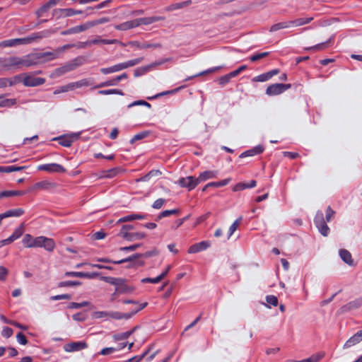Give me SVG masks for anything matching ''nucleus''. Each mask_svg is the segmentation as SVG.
<instances>
[{"label":"nucleus","instance_id":"1","mask_svg":"<svg viewBox=\"0 0 362 362\" xmlns=\"http://www.w3.org/2000/svg\"><path fill=\"white\" fill-rule=\"evenodd\" d=\"M35 57L28 56L23 57L11 56L8 57H0V69L8 71L11 69H21L23 67H30L35 65Z\"/></svg>","mask_w":362,"mask_h":362},{"label":"nucleus","instance_id":"2","mask_svg":"<svg viewBox=\"0 0 362 362\" xmlns=\"http://www.w3.org/2000/svg\"><path fill=\"white\" fill-rule=\"evenodd\" d=\"M143 60V57L136 58L134 59H131L122 63H119L115 65H113L110 67L107 68H102L100 69V72L103 74H109L114 72H117L122 71L123 69H127L129 67L134 66L135 65L139 64Z\"/></svg>","mask_w":362,"mask_h":362},{"label":"nucleus","instance_id":"3","mask_svg":"<svg viewBox=\"0 0 362 362\" xmlns=\"http://www.w3.org/2000/svg\"><path fill=\"white\" fill-rule=\"evenodd\" d=\"M55 242L53 239L45 236L35 238L34 247H43L48 252H52L55 248Z\"/></svg>","mask_w":362,"mask_h":362},{"label":"nucleus","instance_id":"4","mask_svg":"<svg viewBox=\"0 0 362 362\" xmlns=\"http://www.w3.org/2000/svg\"><path fill=\"white\" fill-rule=\"evenodd\" d=\"M148 303L146 302L141 303L138 305L137 308H136L133 311L128 313H122L120 312L117 311H110L109 317H111L112 319L115 320H122V319H129L131 318L134 315L137 313L139 311L143 310L144 308L147 306Z\"/></svg>","mask_w":362,"mask_h":362},{"label":"nucleus","instance_id":"5","mask_svg":"<svg viewBox=\"0 0 362 362\" xmlns=\"http://www.w3.org/2000/svg\"><path fill=\"white\" fill-rule=\"evenodd\" d=\"M291 88L290 83H274L267 88L266 94L269 96L280 95Z\"/></svg>","mask_w":362,"mask_h":362},{"label":"nucleus","instance_id":"6","mask_svg":"<svg viewBox=\"0 0 362 362\" xmlns=\"http://www.w3.org/2000/svg\"><path fill=\"white\" fill-rule=\"evenodd\" d=\"M37 170L46 171L51 173H64L66 171V169L62 165L55 163L40 165L37 166Z\"/></svg>","mask_w":362,"mask_h":362},{"label":"nucleus","instance_id":"7","mask_svg":"<svg viewBox=\"0 0 362 362\" xmlns=\"http://www.w3.org/2000/svg\"><path fill=\"white\" fill-rule=\"evenodd\" d=\"M45 78L35 77L33 74L25 75L23 78V83L27 87H35L44 84Z\"/></svg>","mask_w":362,"mask_h":362},{"label":"nucleus","instance_id":"8","mask_svg":"<svg viewBox=\"0 0 362 362\" xmlns=\"http://www.w3.org/2000/svg\"><path fill=\"white\" fill-rule=\"evenodd\" d=\"M28 56H33L35 57V65L40 63V59L46 58L47 61H50L57 59L59 57L57 49L54 52H45L42 53L30 54Z\"/></svg>","mask_w":362,"mask_h":362},{"label":"nucleus","instance_id":"9","mask_svg":"<svg viewBox=\"0 0 362 362\" xmlns=\"http://www.w3.org/2000/svg\"><path fill=\"white\" fill-rule=\"evenodd\" d=\"M80 136V133H74L70 135L61 136L54 138V140L58 141L59 144L64 147H70L74 140H76Z\"/></svg>","mask_w":362,"mask_h":362},{"label":"nucleus","instance_id":"10","mask_svg":"<svg viewBox=\"0 0 362 362\" xmlns=\"http://www.w3.org/2000/svg\"><path fill=\"white\" fill-rule=\"evenodd\" d=\"M56 31V29H48L40 32L32 33L30 35L27 37L28 40H29V44H31L35 41L40 40L42 38L49 37Z\"/></svg>","mask_w":362,"mask_h":362},{"label":"nucleus","instance_id":"11","mask_svg":"<svg viewBox=\"0 0 362 362\" xmlns=\"http://www.w3.org/2000/svg\"><path fill=\"white\" fill-rule=\"evenodd\" d=\"M87 347L88 344L86 341H78L64 344V349L66 352H74L85 349Z\"/></svg>","mask_w":362,"mask_h":362},{"label":"nucleus","instance_id":"12","mask_svg":"<svg viewBox=\"0 0 362 362\" xmlns=\"http://www.w3.org/2000/svg\"><path fill=\"white\" fill-rule=\"evenodd\" d=\"M178 183L182 187H186L189 190L194 189L199 184L197 177L194 178L193 176L182 177L179 180Z\"/></svg>","mask_w":362,"mask_h":362},{"label":"nucleus","instance_id":"13","mask_svg":"<svg viewBox=\"0 0 362 362\" xmlns=\"http://www.w3.org/2000/svg\"><path fill=\"white\" fill-rule=\"evenodd\" d=\"M83 13V12L81 10H76L74 8H58L54 10L53 15L57 16L58 18H59L62 16L64 17H69L74 16L76 14H81Z\"/></svg>","mask_w":362,"mask_h":362},{"label":"nucleus","instance_id":"14","mask_svg":"<svg viewBox=\"0 0 362 362\" xmlns=\"http://www.w3.org/2000/svg\"><path fill=\"white\" fill-rule=\"evenodd\" d=\"M362 305V297L356 298L347 304L343 305L340 310L342 313L357 309Z\"/></svg>","mask_w":362,"mask_h":362},{"label":"nucleus","instance_id":"15","mask_svg":"<svg viewBox=\"0 0 362 362\" xmlns=\"http://www.w3.org/2000/svg\"><path fill=\"white\" fill-rule=\"evenodd\" d=\"M362 341V330L358 331L352 337H351L344 344V349H349Z\"/></svg>","mask_w":362,"mask_h":362},{"label":"nucleus","instance_id":"16","mask_svg":"<svg viewBox=\"0 0 362 362\" xmlns=\"http://www.w3.org/2000/svg\"><path fill=\"white\" fill-rule=\"evenodd\" d=\"M55 186H56L55 183L45 180H42V181H40V182H36L35 184H34L32 189L33 190H39V189L49 190L51 189L54 188Z\"/></svg>","mask_w":362,"mask_h":362},{"label":"nucleus","instance_id":"17","mask_svg":"<svg viewBox=\"0 0 362 362\" xmlns=\"http://www.w3.org/2000/svg\"><path fill=\"white\" fill-rule=\"evenodd\" d=\"M165 20L164 16H151V17H144V18H136V22L138 23V27L141 25H150L153 23L163 21Z\"/></svg>","mask_w":362,"mask_h":362},{"label":"nucleus","instance_id":"18","mask_svg":"<svg viewBox=\"0 0 362 362\" xmlns=\"http://www.w3.org/2000/svg\"><path fill=\"white\" fill-rule=\"evenodd\" d=\"M210 246V243L208 241H202L198 243L191 245L188 249L189 253H197L203 250H205Z\"/></svg>","mask_w":362,"mask_h":362},{"label":"nucleus","instance_id":"19","mask_svg":"<svg viewBox=\"0 0 362 362\" xmlns=\"http://www.w3.org/2000/svg\"><path fill=\"white\" fill-rule=\"evenodd\" d=\"M264 148L262 146L258 145L257 146L253 147L251 149H249V150L245 151V152L242 153L239 156V158H246L248 156H253L255 155H258V154L262 153L264 151Z\"/></svg>","mask_w":362,"mask_h":362},{"label":"nucleus","instance_id":"20","mask_svg":"<svg viewBox=\"0 0 362 362\" xmlns=\"http://www.w3.org/2000/svg\"><path fill=\"white\" fill-rule=\"evenodd\" d=\"M334 42V37H329L327 41L306 48L307 50H324L328 48Z\"/></svg>","mask_w":362,"mask_h":362},{"label":"nucleus","instance_id":"21","mask_svg":"<svg viewBox=\"0 0 362 362\" xmlns=\"http://www.w3.org/2000/svg\"><path fill=\"white\" fill-rule=\"evenodd\" d=\"M137 27L138 23L136 22V19H134L117 25L115 26V28L118 30H127Z\"/></svg>","mask_w":362,"mask_h":362},{"label":"nucleus","instance_id":"22","mask_svg":"<svg viewBox=\"0 0 362 362\" xmlns=\"http://www.w3.org/2000/svg\"><path fill=\"white\" fill-rule=\"evenodd\" d=\"M217 171L214 170H206L199 174L197 177L198 182L200 183L202 182H204L209 179L215 178L217 177Z\"/></svg>","mask_w":362,"mask_h":362},{"label":"nucleus","instance_id":"23","mask_svg":"<svg viewBox=\"0 0 362 362\" xmlns=\"http://www.w3.org/2000/svg\"><path fill=\"white\" fill-rule=\"evenodd\" d=\"M101 279L110 284L115 286L116 287H118L119 286H122L124 283H126V280L122 278L103 276L101 277Z\"/></svg>","mask_w":362,"mask_h":362},{"label":"nucleus","instance_id":"24","mask_svg":"<svg viewBox=\"0 0 362 362\" xmlns=\"http://www.w3.org/2000/svg\"><path fill=\"white\" fill-rule=\"evenodd\" d=\"M161 64H162V62L153 63L152 64H150V65H148L146 66L137 68L136 69L134 70V75L135 77L141 76L145 74L146 73H147L148 71H149L155 66L160 65Z\"/></svg>","mask_w":362,"mask_h":362},{"label":"nucleus","instance_id":"25","mask_svg":"<svg viewBox=\"0 0 362 362\" xmlns=\"http://www.w3.org/2000/svg\"><path fill=\"white\" fill-rule=\"evenodd\" d=\"M339 256L341 259L347 264L352 266L354 264V261L352 259L351 254L345 249L339 250Z\"/></svg>","mask_w":362,"mask_h":362},{"label":"nucleus","instance_id":"26","mask_svg":"<svg viewBox=\"0 0 362 362\" xmlns=\"http://www.w3.org/2000/svg\"><path fill=\"white\" fill-rule=\"evenodd\" d=\"M291 26V21H284V22H279L277 23L274 24L271 26L269 28L270 32H276L277 30L288 28Z\"/></svg>","mask_w":362,"mask_h":362},{"label":"nucleus","instance_id":"27","mask_svg":"<svg viewBox=\"0 0 362 362\" xmlns=\"http://www.w3.org/2000/svg\"><path fill=\"white\" fill-rule=\"evenodd\" d=\"M141 257H135L131 260L127 261L129 264L127 266V268H138L144 265V261L141 259Z\"/></svg>","mask_w":362,"mask_h":362},{"label":"nucleus","instance_id":"28","mask_svg":"<svg viewBox=\"0 0 362 362\" xmlns=\"http://www.w3.org/2000/svg\"><path fill=\"white\" fill-rule=\"evenodd\" d=\"M25 192L21 190H8L0 192V199L3 197H10L14 196H23Z\"/></svg>","mask_w":362,"mask_h":362},{"label":"nucleus","instance_id":"29","mask_svg":"<svg viewBox=\"0 0 362 362\" xmlns=\"http://www.w3.org/2000/svg\"><path fill=\"white\" fill-rule=\"evenodd\" d=\"M73 70V66H71L70 62H69L65 65L57 69L54 73L56 76H59Z\"/></svg>","mask_w":362,"mask_h":362},{"label":"nucleus","instance_id":"30","mask_svg":"<svg viewBox=\"0 0 362 362\" xmlns=\"http://www.w3.org/2000/svg\"><path fill=\"white\" fill-rule=\"evenodd\" d=\"M313 20V17L299 18L291 21V25L301 26L310 23Z\"/></svg>","mask_w":362,"mask_h":362},{"label":"nucleus","instance_id":"31","mask_svg":"<svg viewBox=\"0 0 362 362\" xmlns=\"http://www.w3.org/2000/svg\"><path fill=\"white\" fill-rule=\"evenodd\" d=\"M24 214V210L21 208L8 210L4 212L6 218L8 217H19Z\"/></svg>","mask_w":362,"mask_h":362},{"label":"nucleus","instance_id":"32","mask_svg":"<svg viewBox=\"0 0 362 362\" xmlns=\"http://www.w3.org/2000/svg\"><path fill=\"white\" fill-rule=\"evenodd\" d=\"M71 28H72L73 34H76V33L86 31V30L91 28V25L90 24V22L88 21L83 24L72 27Z\"/></svg>","mask_w":362,"mask_h":362},{"label":"nucleus","instance_id":"33","mask_svg":"<svg viewBox=\"0 0 362 362\" xmlns=\"http://www.w3.org/2000/svg\"><path fill=\"white\" fill-rule=\"evenodd\" d=\"M90 45H98V44H104V45H112L115 44L118 42L117 40H107V39H100L99 37L90 40Z\"/></svg>","mask_w":362,"mask_h":362},{"label":"nucleus","instance_id":"34","mask_svg":"<svg viewBox=\"0 0 362 362\" xmlns=\"http://www.w3.org/2000/svg\"><path fill=\"white\" fill-rule=\"evenodd\" d=\"M23 233V224L15 229L13 233L8 237V240L13 243L14 240L18 239Z\"/></svg>","mask_w":362,"mask_h":362},{"label":"nucleus","instance_id":"35","mask_svg":"<svg viewBox=\"0 0 362 362\" xmlns=\"http://www.w3.org/2000/svg\"><path fill=\"white\" fill-rule=\"evenodd\" d=\"M136 329V327H134L130 331H127L122 333L116 334L113 336V338L115 341H121L127 339Z\"/></svg>","mask_w":362,"mask_h":362},{"label":"nucleus","instance_id":"36","mask_svg":"<svg viewBox=\"0 0 362 362\" xmlns=\"http://www.w3.org/2000/svg\"><path fill=\"white\" fill-rule=\"evenodd\" d=\"M22 243L26 247H34L35 238L30 234H25L22 240Z\"/></svg>","mask_w":362,"mask_h":362},{"label":"nucleus","instance_id":"37","mask_svg":"<svg viewBox=\"0 0 362 362\" xmlns=\"http://www.w3.org/2000/svg\"><path fill=\"white\" fill-rule=\"evenodd\" d=\"M119 83L117 78H114L112 79L102 82L95 86H94V88H100L103 87H107V86H117Z\"/></svg>","mask_w":362,"mask_h":362},{"label":"nucleus","instance_id":"38","mask_svg":"<svg viewBox=\"0 0 362 362\" xmlns=\"http://www.w3.org/2000/svg\"><path fill=\"white\" fill-rule=\"evenodd\" d=\"M230 178H226L225 180H223L218 181V182H209L208 184L206 185V187H223V186L227 185L230 182Z\"/></svg>","mask_w":362,"mask_h":362},{"label":"nucleus","instance_id":"39","mask_svg":"<svg viewBox=\"0 0 362 362\" xmlns=\"http://www.w3.org/2000/svg\"><path fill=\"white\" fill-rule=\"evenodd\" d=\"M161 175V172L158 170H152L146 175L141 177L138 181L146 182L150 180L151 177L158 176Z\"/></svg>","mask_w":362,"mask_h":362},{"label":"nucleus","instance_id":"40","mask_svg":"<svg viewBox=\"0 0 362 362\" xmlns=\"http://www.w3.org/2000/svg\"><path fill=\"white\" fill-rule=\"evenodd\" d=\"M180 213L179 209H171V210H165L162 211L156 218V221H159L164 217H167L171 215L178 214Z\"/></svg>","mask_w":362,"mask_h":362},{"label":"nucleus","instance_id":"41","mask_svg":"<svg viewBox=\"0 0 362 362\" xmlns=\"http://www.w3.org/2000/svg\"><path fill=\"white\" fill-rule=\"evenodd\" d=\"M157 254H158V252L156 250H151V251L146 252L144 253H137V254L133 255L127 257V259H130L129 260H131L132 258H134L135 257H141L142 258H148V257L156 255Z\"/></svg>","mask_w":362,"mask_h":362},{"label":"nucleus","instance_id":"42","mask_svg":"<svg viewBox=\"0 0 362 362\" xmlns=\"http://www.w3.org/2000/svg\"><path fill=\"white\" fill-rule=\"evenodd\" d=\"M86 62V59L85 57H82V56H80V57H78L76 58H75L74 59H73L72 61L69 62L71 66H73V69H76L77 67L83 65Z\"/></svg>","mask_w":362,"mask_h":362},{"label":"nucleus","instance_id":"43","mask_svg":"<svg viewBox=\"0 0 362 362\" xmlns=\"http://www.w3.org/2000/svg\"><path fill=\"white\" fill-rule=\"evenodd\" d=\"M221 68V66H215V67H213V68L208 69H206L205 71H203L202 72L198 73L197 74H196L194 76H190V77L187 78L186 79V81H188L189 79L194 78L197 77V76H201L205 75L206 74L214 73V72L219 70Z\"/></svg>","mask_w":362,"mask_h":362},{"label":"nucleus","instance_id":"44","mask_svg":"<svg viewBox=\"0 0 362 362\" xmlns=\"http://www.w3.org/2000/svg\"><path fill=\"white\" fill-rule=\"evenodd\" d=\"M324 356H325V354L322 352L317 353V354L312 355L310 357H309L308 358L301 360V362H317L321 358H322L324 357Z\"/></svg>","mask_w":362,"mask_h":362},{"label":"nucleus","instance_id":"45","mask_svg":"<svg viewBox=\"0 0 362 362\" xmlns=\"http://www.w3.org/2000/svg\"><path fill=\"white\" fill-rule=\"evenodd\" d=\"M129 259H127V258H124V259H122L120 260H117V261L112 260L108 258H98L96 260H97V262H99L112 263L115 264H120L124 263L125 262L129 261Z\"/></svg>","mask_w":362,"mask_h":362},{"label":"nucleus","instance_id":"46","mask_svg":"<svg viewBox=\"0 0 362 362\" xmlns=\"http://www.w3.org/2000/svg\"><path fill=\"white\" fill-rule=\"evenodd\" d=\"M325 222H326V221L325 220L324 214L322 213V211H318L316 213V215L314 218V223H315V226H317L320 224H322Z\"/></svg>","mask_w":362,"mask_h":362},{"label":"nucleus","instance_id":"47","mask_svg":"<svg viewBox=\"0 0 362 362\" xmlns=\"http://www.w3.org/2000/svg\"><path fill=\"white\" fill-rule=\"evenodd\" d=\"M98 94L100 95H112V94H117L120 95H124V93L122 90L119 89H107V90H101L98 91Z\"/></svg>","mask_w":362,"mask_h":362},{"label":"nucleus","instance_id":"48","mask_svg":"<svg viewBox=\"0 0 362 362\" xmlns=\"http://www.w3.org/2000/svg\"><path fill=\"white\" fill-rule=\"evenodd\" d=\"M316 227L318 229L320 234L322 235L323 236L326 237L329 235L330 230L328 226L327 225L326 222L322 224H320Z\"/></svg>","mask_w":362,"mask_h":362},{"label":"nucleus","instance_id":"49","mask_svg":"<svg viewBox=\"0 0 362 362\" xmlns=\"http://www.w3.org/2000/svg\"><path fill=\"white\" fill-rule=\"evenodd\" d=\"M146 237V234L144 233L136 232V233H130L128 241H134L136 240H141Z\"/></svg>","mask_w":362,"mask_h":362},{"label":"nucleus","instance_id":"50","mask_svg":"<svg viewBox=\"0 0 362 362\" xmlns=\"http://www.w3.org/2000/svg\"><path fill=\"white\" fill-rule=\"evenodd\" d=\"M241 220H242V217L238 218L230 226L229 230H228V239H229L230 237L233 234V233L237 230Z\"/></svg>","mask_w":362,"mask_h":362},{"label":"nucleus","instance_id":"51","mask_svg":"<svg viewBox=\"0 0 362 362\" xmlns=\"http://www.w3.org/2000/svg\"><path fill=\"white\" fill-rule=\"evenodd\" d=\"M232 78H234L233 75H230V72L228 74L221 76L218 78V83L221 86H225L228 83Z\"/></svg>","mask_w":362,"mask_h":362},{"label":"nucleus","instance_id":"52","mask_svg":"<svg viewBox=\"0 0 362 362\" xmlns=\"http://www.w3.org/2000/svg\"><path fill=\"white\" fill-rule=\"evenodd\" d=\"M89 304L90 303L88 301H83L81 303L72 302L69 305L68 308L70 309H78L81 308L88 306L89 305Z\"/></svg>","mask_w":362,"mask_h":362},{"label":"nucleus","instance_id":"53","mask_svg":"<svg viewBox=\"0 0 362 362\" xmlns=\"http://www.w3.org/2000/svg\"><path fill=\"white\" fill-rule=\"evenodd\" d=\"M81 283L76 281H64L59 283V287L76 286H80Z\"/></svg>","mask_w":362,"mask_h":362},{"label":"nucleus","instance_id":"54","mask_svg":"<svg viewBox=\"0 0 362 362\" xmlns=\"http://www.w3.org/2000/svg\"><path fill=\"white\" fill-rule=\"evenodd\" d=\"M17 46L16 39H10L0 42V47H11Z\"/></svg>","mask_w":362,"mask_h":362},{"label":"nucleus","instance_id":"55","mask_svg":"<svg viewBox=\"0 0 362 362\" xmlns=\"http://www.w3.org/2000/svg\"><path fill=\"white\" fill-rule=\"evenodd\" d=\"M149 351V349L146 350V351H144L142 354H141L140 356H135L128 360H126L123 362H139L140 361H141L148 353Z\"/></svg>","mask_w":362,"mask_h":362},{"label":"nucleus","instance_id":"56","mask_svg":"<svg viewBox=\"0 0 362 362\" xmlns=\"http://www.w3.org/2000/svg\"><path fill=\"white\" fill-rule=\"evenodd\" d=\"M120 171L119 168H114L109 170H105L106 173V178H112L115 177L118 173Z\"/></svg>","mask_w":362,"mask_h":362},{"label":"nucleus","instance_id":"57","mask_svg":"<svg viewBox=\"0 0 362 362\" xmlns=\"http://www.w3.org/2000/svg\"><path fill=\"white\" fill-rule=\"evenodd\" d=\"M162 47V45L160 43H151L148 42H142V49H157L160 48Z\"/></svg>","mask_w":362,"mask_h":362},{"label":"nucleus","instance_id":"58","mask_svg":"<svg viewBox=\"0 0 362 362\" xmlns=\"http://www.w3.org/2000/svg\"><path fill=\"white\" fill-rule=\"evenodd\" d=\"M50 8V7L49 6V5H47V4L46 3L45 4H44L43 6H42L39 9H37L35 12L38 18L41 17L43 16V14L45 13H46L47 11H48V10Z\"/></svg>","mask_w":362,"mask_h":362},{"label":"nucleus","instance_id":"59","mask_svg":"<svg viewBox=\"0 0 362 362\" xmlns=\"http://www.w3.org/2000/svg\"><path fill=\"white\" fill-rule=\"evenodd\" d=\"M270 78H270L268 72H267V73L262 74L255 77L253 78V81H254L264 82V81H268Z\"/></svg>","mask_w":362,"mask_h":362},{"label":"nucleus","instance_id":"60","mask_svg":"<svg viewBox=\"0 0 362 362\" xmlns=\"http://www.w3.org/2000/svg\"><path fill=\"white\" fill-rule=\"evenodd\" d=\"M136 105H144L146 107H148V108H150L151 107V104L148 103V102H146L145 100H136V101L132 103L131 104L128 105L127 107L130 108V107L136 106Z\"/></svg>","mask_w":362,"mask_h":362},{"label":"nucleus","instance_id":"61","mask_svg":"<svg viewBox=\"0 0 362 362\" xmlns=\"http://www.w3.org/2000/svg\"><path fill=\"white\" fill-rule=\"evenodd\" d=\"M160 281H161V279L160 278L159 276H158L156 278H149V277L144 278L141 280V282L143 284H146V283L158 284Z\"/></svg>","mask_w":362,"mask_h":362},{"label":"nucleus","instance_id":"62","mask_svg":"<svg viewBox=\"0 0 362 362\" xmlns=\"http://www.w3.org/2000/svg\"><path fill=\"white\" fill-rule=\"evenodd\" d=\"M110 312L107 311H96L93 314V318L99 319L103 317H109Z\"/></svg>","mask_w":362,"mask_h":362},{"label":"nucleus","instance_id":"63","mask_svg":"<svg viewBox=\"0 0 362 362\" xmlns=\"http://www.w3.org/2000/svg\"><path fill=\"white\" fill-rule=\"evenodd\" d=\"M8 78L10 79V81L8 82L10 86H12L16 83H18L23 81L21 74L16 75L12 78Z\"/></svg>","mask_w":362,"mask_h":362},{"label":"nucleus","instance_id":"64","mask_svg":"<svg viewBox=\"0 0 362 362\" xmlns=\"http://www.w3.org/2000/svg\"><path fill=\"white\" fill-rule=\"evenodd\" d=\"M267 303L276 306L278 305V298L275 296L269 295L266 297Z\"/></svg>","mask_w":362,"mask_h":362}]
</instances>
